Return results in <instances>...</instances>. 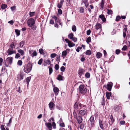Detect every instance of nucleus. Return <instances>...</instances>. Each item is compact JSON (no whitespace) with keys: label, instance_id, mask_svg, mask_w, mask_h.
<instances>
[{"label":"nucleus","instance_id":"bb28decb","mask_svg":"<svg viewBox=\"0 0 130 130\" xmlns=\"http://www.w3.org/2000/svg\"><path fill=\"white\" fill-rule=\"evenodd\" d=\"M100 127L102 129L103 128V125L101 120H99V121Z\"/></svg>","mask_w":130,"mask_h":130},{"label":"nucleus","instance_id":"0eeeda50","mask_svg":"<svg viewBox=\"0 0 130 130\" xmlns=\"http://www.w3.org/2000/svg\"><path fill=\"white\" fill-rule=\"evenodd\" d=\"M25 75V74L23 72H21L20 74L18 75L17 78L18 80H21L23 79V77Z\"/></svg>","mask_w":130,"mask_h":130},{"label":"nucleus","instance_id":"1a4fd4ad","mask_svg":"<svg viewBox=\"0 0 130 130\" xmlns=\"http://www.w3.org/2000/svg\"><path fill=\"white\" fill-rule=\"evenodd\" d=\"M85 70H84L81 68H80L78 71V75L79 76H81L83 75L84 74Z\"/></svg>","mask_w":130,"mask_h":130},{"label":"nucleus","instance_id":"9d476101","mask_svg":"<svg viewBox=\"0 0 130 130\" xmlns=\"http://www.w3.org/2000/svg\"><path fill=\"white\" fill-rule=\"evenodd\" d=\"M55 106V104L52 102H50L48 105L49 107L51 110H53L54 109Z\"/></svg>","mask_w":130,"mask_h":130},{"label":"nucleus","instance_id":"680f3d73","mask_svg":"<svg viewBox=\"0 0 130 130\" xmlns=\"http://www.w3.org/2000/svg\"><path fill=\"white\" fill-rule=\"evenodd\" d=\"M91 32V30L90 29L87 31V35H89L90 34Z\"/></svg>","mask_w":130,"mask_h":130},{"label":"nucleus","instance_id":"7c9ffc66","mask_svg":"<svg viewBox=\"0 0 130 130\" xmlns=\"http://www.w3.org/2000/svg\"><path fill=\"white\" fill-rule=\"evenodd\" d=\"M48 68L49 69V75H50L52 72L53 70L52 68L50 66H49L48 67Z\"/></svg>","mask_w":130,"mask_h":130},{"label":"nucleus","instance_id":"8fccbe9b","mask_svg":"<svg viewBox=\"0 0 130 130\" xmlns=\"http://www.w3.org/2000/svg\"><path fill=\"white\" fill-rule=\"evenodd\" d=\"M39 52L41 54H42L43 53V50L42 48H40L39 50Z\"/></svg>","mask_w":130,"mask_h":130},{"label":"nucleus","instance_id":"79ce46f5","mask_svg":"<svg viewBox=\"0 0 130 130\" xmlns=\"http://www.w3.org/2000/svg\"><path fill=\"white\" fill-rule=\"evenodd\" d=\"M57 56V54L55 53H53L51 54V57L52 58H54Z\"/></svg>","mask_w":130,"mask_h":130},{"label":"nucleus","instance_id":"0e129e2a","mask_svg":"<svg viewBox=\"0 0 130 130\" xmlns=\"http://www.w3.org/2000/svg\"><path fill=\"white\" fill-rule=\"evenodd\" d=\"M8 23L11 24V25H13V24L14 22L13 21V20H11L10 21H9L8 22Z\"/></svg>","mask_w":130,"mask_h":130},{"label":"nucleus","instance_id":"4d7b16f0","mask_svg":"<svg viewBox=\"0 0 130 130\" xmlns=\"http://www.w3.org/2000/svg\"><path fill=\"white\" fill-rule=\"evenodd\" d=\"M52 126L55 129L56 128V124L54 122H53L52 123Z\"/></svg>","mask_w":130,"mask_h":130},{"label":"nucleus","instance_id":"f8f14e48","mask_svg":"<svg viewBox=\"0 0 130 130\" xmlns=\"http://www.w3.org/2000/svg\"><path fill=\"white\" fill-rule=\"evenodd\" d=\"M96 29L97 30L99 29L100 30H101V24L99 23H98L95 25Z\"/></svg>","mask_w":130,"mask_h":130},{"label":"nucleus","instance_id":"f3484780","mask_svg":"<svg viewBox=\"0 0 130 130\" xmlns=\"http://www.w3.org/2000/svg\"><path fill=\"white\" fill-rule=\"evenodd\" d=\"M112 86V83H109L107 85V89L109 91H110L111 90Z\"/></svg>","mask_w":130,"mask_h":130},{"label":"nucleus","instance_id":"37998d69","mask_svg":"<svg viewBox=\"0 0 130 130\" xmlns=\"http://www.w3.org/2000/svg\"><path fill=\"white\" fill-rule=\"evenodd\" d=\"M83 2L85 4V5L86 7H87L88 6V4L87 3V1H83Z\"/></svg>","mask_w":130,"mask_h":130},{"label":"nucleus","instance_id":"ddd939ff","mask_svg":"<svg viewBox=\"0 0 130 130\" xmlns=\"http://www.w3.org/2000/svg\"><path fill=\"white\" fill-rule=\"evenodd\" d=\"M86 111L87 110L86 109L84 110H82L80 111L79 113L81 115L84 116L86 114Z\"/></svg>","mask_w":130,"mask_h":130},{"label":"nucleus","instance_id":"09e8293b","mask_svg":"<svg viewBox=\"0 0 130 130\" xmlns=\"http://www.w3.org/2000/svg\"><path fill=\"white\" fill-rule=\"evenodd\" d=\"M43 61V59H40L38 62V63L39 64H41L42 63Z\"/></svg>","mask_w":130,"mask_h":130},{"label":"nucleus","instance_id":"603ef678","mask_svg":"<svg viewBox=\"0 0 130 130\" xmlns=\"http://www.w3.org/2000/svg\"><path fill=\"white\" fill-rule=\"evenodd\" d=\"M24 41L21 42L20 43V46L21 47H22L24 44Z\"/></svg>","mask_w":130,"mask_h":130},{"label":"nucleus","instance_id":"5701e85b","mask_svg":"<svg viewBox=\"0 0 130 130\" xmlns=\"http://www.w3.org/2000/svg\"><path fill=\"white\" fill-rule=\"evenodd\" d=\"M47 124V126L49 130H52V125L51 123H48Z\"/></svg>","mask_w":130,"mask_h":130},{"label":"nucleus","instance_id":"ea45409f","mask_svg":"<svg viewBox=\"0 0 130 130\" xmlns=\"http://www.w3.org/2000/svg\"><path fill=\"white\" fill-rule=\"evenodd\" d=\"M20 57V55L18 53L16 54L15 58L16 59H18Z\"/></svg>","mask_w":130,"mask_h":130},{"label":"nucleus","instance_id":"2eb2a0df","mask_svg":"<svg viewBox=\"0 0 130 130\" xmlns=\"http://www.w3.org/2000/svg\"><path fill=\"white\" fill-rule=\"evenodd\" d=\"M32 51H29V53L31 54V56L32 57H33L34 56H36L37 55V53L36 51H34L32 53Z\"/></svg>","mask_w":130,"mask_h":130},{"label":"nucleus","instance_id":"e2e57ef3","mask_svg":"<svg viewBox=\"0 0 130 130\" xmlns=\"http://www.w3.org/2000/svg\"><path fill=\"white\" fill-rule=\"evenodd\" d=\"M1 128L2 130H6L5 128L4 127V126L3 125H2L1 126Z\"/></svg>","mask_w":130,"mask_h":130},{"label":"nucleus","instance_id":"4be33fe9","mask_svg":"<svg viewBox=\"0 0 130 130\" xmlns=\"http://www.w3.org/2000/svg\"><path fill=\"white\" fill-rule=\"evenodd\" d=\"M96 56L98 58H99L102 56V54L101 53L98 52L97 53Z\"/></svg>","mask_w":130,"mask_h":130},{"label":"nucleus","instance_id":"864d4df0","mask_svg":"<svg viewBox=\"0 0 130 130\" xmlns=\"http://www.w3.org/2000/svg\"><path fill=\"white\" fill-rule=\"evenodd\" d=\"M22 62L21 60H19L18 62V65H22Z\"/></svg>","mask_w":130,"mask_h":130},{"label":"nucleus","instance_id":"69168bd1","mask_svg":"<svg viewBox=\"0 0 130 130\" xmlns=\"http://www.w3.org/2000/svg\"><path fill=\"white\" fill-rule=\"evenodd\" d=\"M58 12L59 13V14H61L62 13V10L61 9H59L58 10Z\"/></svg>","mask_w":130,"mask_h":130},{"label":"nucleus","instance_id":"a19ab883","mask_svg":"<svg viewBox=\"0 0 130 130\" xmlns=\"http://www.w3.org/2000/svg\"><path fill=\"white\" fill-rule=\"evenodd\" d=\"M85 76L86 77L89 78L90 76V74L89 73L87 72L85 74Z\"/></svg>","mask_w":130,"mask_h":130},{"label":"nucleus","instance_id":"473e14b6","mask_svg":"<svg viewBox=\"0 0 130 130\" xmlns=\"http://www.w3.org/2000/svg\"><path fill=\"white\" fill-rule=\"evenodd\" d=\"M73 34L72 33H71L69 34L68 35V37L69 38L71 39L73 37Z\"/></svg>","mask_w":130,"mask_h":130},{"label":"nucleus","instance_id":"6ab92c4d","mask_svg":"<svg viewBox=\"0 0 130 130\" xmlns=\"http://www.w3.org/2000/svg\"><path fill=\"white\" fill-rule=\"evenodd\" d=\"M63 2V0H60V2L57 5L58 7L59 8H61Z\"/></svg>","mask_w":130,"mask_h":130},{"label":"nucleus","instance_id":"5fc2aeb1","mask_svg":"<svg viewBox=\"0 0 130 130\" xmlns=\"http://www.w3.org/2000/svg\"><path fill=\"white\" fill-rule=\"evenodd\" d=\"M31 27V28L33 30H35L36 28V26L34 25H32Z\"/></svg>","mask_w":130,"mask_h":130},{"label":"nucleus","instance_id":"49530a36","mask_svg":"<svg viewBox=\"0 0 130 130\" xmlns=\"http://www.w3.org/2000/svg\"><path fill=\"white\" fill-rule=\"evenodd\" d=\"M60 60V55H58L56 57V60L57 61H59Z\"/></svg>","mask_w":130,"mask_h":130},{"label":"nucleus","instance_id":"052dcab7","mask_svg":"<svg viewBox=\"0 0 130 130\" xmlns=\"http://www.w3.org/2000/svg\"><path fill=\"white\" fill-rule=\"evenodd\" d=\"M12 119L11 118L9 120V123L8 124H7V126H10V123H11L12 122Z\"/></svg>","mask_w":130,"mask_h":130},{"label":"nucleus","instance_id":"f704fd0d","mask_svg":"<svg viewBox=\"0 0 130 130\" xmlns=\"http://www.w3.org/2000/svg\"><path fill=\"white\" fill-rule=\"evenodd\" d=\"M72 29L73 31H76V29L75 26L74 25L72 26Z\"/></svg>","mask_w":130,"mask_h":130},{"label":"nucleus","instance_id":"c85d7f7f","mask_svg":"<svg viewBox=\"0 0 130 130\" xmlns=\"http://www.w3.org/2000/svg\"><path fill=\"white\" fill-rule=\"evenodd\" d=\"M1 7L2 9H4L7 7V6L6 4H3L1 5Z\"/></svg>","mask_w":130,"mask_h":130},{"label":"nucleus","instance_id":"dca6fc26","mask_svg":"<svg viewBox=\"0 0 130 130\" xmlns=\"http://www.w3.org/2000/svg\"><path fill=\"white\" fill-rule=\"evenodd\" d=\"M109 123L110 124H112L114 121V119L112 116L111 115L109 117Z\"/></svg>","mask_w":130,"mask_h":130},{"label":"nucleus","instance_id":"c9c22d12","mask_svg":"<svg viewBox=\"0 0 130 130\" xmlns=\"http://www.w3.org/2000/svg\"><path fill=\"white\" fill-rule=\"evenodd\" d=\"M107 11V13L108 14H110L112 13V11L111 10L108 9Z\"/></svg>","mask_w":130,"mask_h":130},{"label":"nucleus","instance_id":"20e7f679","mask_svg":"<svg viewBox=\"0 0 130 130\" xmlns=\"http://www.w3.org/2000/svg\"><path fill=\"white\" fill-rule=\"evenodd\" d=\"M13 61V58L11 57H8L5 60V63L8 64H11Z\"/></svg>","mask_w":130,"mask_h":130},{"label":"nucleus","instance_id":"c756f323","mask_svg":"<svg viewBox=\"0 0 130 130\" xmlns=\"http://www.w3.org/2000/svg\"><path fill=\"white\" fill-rule=\"evenodd\" d=\"M31 79V77H27L26 79V82L27 84V86L28 85Z\"/></svg>","mask_w":130,"mask_h":130},{"label":"nucleus","instance_id":"13d9d810","mask_svg":"<svg viewBox=\"0 0 130 130\" xmlns=\"http://www.w3.org/2000/svg\"><path fill=\"white\" fill-rule=\"evenodd\" d=\"M127 49V46L126 45H125L122 48V50L123 51H125Z\"/></svg>","mask_w":130,"mask_h":130},{"label":"nucleus","instance_id":"7ed1b4c3","mask_svg":"<svg viewBox=\"0 0 130 130\" xmlns=\"http://www.w3.org/2000/svg\"><path fill=\"white\" fill-rule=\"evenodd\" d=\"M31 68V66H24V71L26 73H28L30 71Z\"/></svg>","mask_w":130,"mask_h":130},{"label":"nucleus","instance_id":"412c9836","mask_svg":"<svg viewBox=\"0 0 130 130\" xmlns=\"http://www.w3.org/2000/svg\"><path fill=\"white\" fill-rule=\"evenodd\" d=\"M106 94L107 99H110V96H111V92H106Z\"/></svg>","mask_w":130,"mask_h":130},{"label":"nucleus","instance_id":"4c0bfd02","mask_svg":"<svg viewBox=\"0 0 130 130\" xmlns=\"http://www.w3.org/2000/svg\"><path fill=\"white\" fill-rule=\"evenodd\" d=\"M15 31L18 36H19L20 35V31L18 29H15Z\"/></svg>","mask_w":130,"mask_h":130},{"label":"nucleus","instance_id":"bf43d9fd","mask_svg":"<svg viewBox=\"0 0 130 130\" xmlns=\"http://www.w3.org/2000/svg\"><path fill=\"white\" fill-rule=\"evenodd\" d=\"M65 68L63 66H62L60 68L61 70V71L64 72L65 70Z\"/></svg>","mask_w":130,"mask_h":130},{"label":"nucleus","instance_id":"aec40b11","mask_svg":"<svg viewBox=\"0 0 130 130\" xmlns=\"http://www.w3.org/2000/svg\"><path fill=\"white\" fill-rule=\"evenodd\" d=\"M99 17L101 19L102 21L103 22H105L106 20V19L104 17L103 15H100L99 16Z\"/></svg>","mask_w":130,"mask_h":130},{"label":"nucleus","instance_id":"58836bf2","mask_svg":"<svg viewBox=\"0 0 130 130\" xmlns=\"http://www.w3.org/2000/svg\"><path fill=\"white\" fill-rule=\"evenodd\" d=\"M80 12V13H83L84 12V8L82 7L79 8Z\"/></svg>","mask_w":130,"mask_h":130},{"label":"nucleus","instance_id":"72a5a7b5","mask_svg":"<svg viewBox=\"0 0 130 130\" xmlns=\"http://www.w3.org/2000/svg\"><path fill=\"white\" fill-rule=\"evenodd\" d=\"M91 52L90 50H87L86 53V55H90L91 54Z\"/></svg>","mask_w":130,"mask_h":130},{"label":"nucleus","instance_id":"de8ad7c7","mask_svg":"<svg viewBox=\"0 0 130 130\" xmlns=\"http://www.w3.org/2000/svg\"><path fill=\"white\" fill-rule=\"evenodd\" d=\"M45 62L48 65L50 64L51 63V62L48 59H47L46 60Z\"/></svg>","mask_w":130,"mask_h":130},{"label":"nucleus","instance_id":"338daca9","mask_svg":"<svg viewBox=\"0 0 130 130\" xmlns=\"http://www.w3.org/2000/svg\"><path fill=\"white\" fill-rule=\"evenodd\" d=\"M10 8L11 10L13 11L14 10V9H15V6H13L12 7H11Z\"/></svg>","mask_w":130,"mask_h":130},{"label":"nucleus","instance_id":"774afa93","mask_svg":"<svg viewBox=\"0 0 130 130\" xmlns=\"http://www.w3.org/2000/svg\"><path fill=\"white\" fill-rule=\"evenodd\" d=\"M60 126L62 127H64L65 126L64 124L63 123H61L60 124Z\"/></svg>","mask_w":130,"mask_h":130},{"label":"nucleus","instance_id":"393cba45","mask_svg":"<svg viewBox=\"0 0 130 130\" xmlns=\"http://www.w3.org/2000/svg\"><path fill=\"white\" fill-rule=\"evenodd\" d=\"M18 52L21 54V55H23L24 54V52L23 50L20 49L18 50Z\"/></svg>","mask_w":130,"mask_h":130},{"label":"nucleus","instance_id":"a18cd8bd","mask_svg":"<svg viewBox=\"0 0 130 130\" xmlns=\"http://www.w3.org/2000/svg\"><path fill=\"white\" fill-rule=\"evenodd\" d=\"M35 12H30L29 13L30 17H32L33 16L35 13Z\"/></svg>","mask_w":130,"mask_h":130},{"label":"nucleus","instance_id":"a878e982","mask_svg":"<svg viewBox=\"0 0 130 130\" xmlns=\"http://www.w3.org/2000/svg\"><path fill=\"white\" fill-rule=\"evenodd\" d=\"M63 77L60 75H58L57 79L59 80H62Z\"/></svg>","mask_w":130,"mask_h":130},{"label":"nucleus","instance_id":"2f4dec72","mask_svg":"<svg viewBox=\"0 0 130 130\" xmlns=\"http://www.w3.org/2000/svg\"><path fill=\"white\" fill-rule=\"evenodd\" d=\"M67 51H63L62 53V56H65L67 55Z\"/></svg>","mask_w":130,"mask_h":130},{"label":"nucleus","instance_id":"9b49d317","mask_svg":"<svg viewBox=\"0 0 130 130\" xmlns=\"http://www.w3.org/2000/svg\"><path fill=\"white\" fill-rule=\"evenodd\" d=\"M89 122L92 125L94 124V118L93 116H91L89 120Z\"/></svg>","mask_w":130,"mask_h":130},{"label":"nucleus","instance_id":"a211bd4d","mask_svg":"<svg viewBox=\"0 0 130 130\" xmlns=\"http://www.w3.org/2000/svg\"><path fill=\"white\" fill-rule=\"evenodd\" d=\"M53 91L55 95H57L59 92V89L57 87H54L53 89Z\"/></svg>","mask_w":130,"mask_h":130},{"label":"nucleus","instance_id":"c03bdc74","mask_svg":"<svg viewBox=\"0 0 130 130\" xmlns=\"http://www.w3.org/2000/svg\"><path fill=\"white\" fill-rule=\"evenodd\" d=\"M121 17L120 16H118L116 17V20L117 21H119L121 19Z\"/></svg>","mask_w":130,"mask_h":130},{"label":"nucleus","instance_id":"6e6d98bb","mask_svg":"<svg viewBox=\"0 0 130 130\" xmlns=\"http://www.w3.org/2000/svg\"><path fill=\"white\" fill-rule=\"evenodd\" d=\"M120 52V50L119 49L117 50L116 51V53L117 55L119 54Z\"/></svg>","mask_w":130,"mask_h":130},{"label":"nucleus","instance_id":"f03ea898","mask_svg":"<svg viewBox=\"0 0 130 130\" xmlns=\"http://www.w3.org/2000/svg\"><path fill=\"white\" fill-rule=\"evenodd\" d=\"M35 23L34 19L31 18L29 19L27 21L28 25L29 27H32V25H34Z\"/></svg>","mask_w":130,"mask_h":130},{"label":"nucleus","instance_id":"b1692460","mask_svg":"<svg viewBox=\"0 0 130 130\" xmlns=\"http://www.w3.org/2000/svg\"><path fill=\"white\" fill-rule=\"evenodd\" d=\"M105 1L104 0H102L101 3H100V6L101 8L103 9L104 7V4Z\"/></svg>","mask_w":130,"mask_h":130},{"label":"nucleus","instance_id":"39448f33","mask_svg":"<svg viewBox=\"0 0 130 130\" xmlns=\"http://www.w3.org/2000/svg\"><path fill=\"white\" fill-rule=\"evenodd\" d=\"M66 42L68 43L69 46L70 47H72L75 45V44L72 42L70 41L68 39H65V40Z\"/></svg>","mask_w":130,"mask_h":130},{"label":"nucleus","instance_id":"f257e3e1","mask_svg":"<svg viewBox=\"0 0 130 130\" xmlns=\"http://www.w3.org/2000/svg\"><path fill=\"white\" fill-rule=\"evenodd\" d=\"M87 89L85 86L83 85H80L78 88L79 92L81 93H85L87 92Z\"/></svg>","mask_w":130,"mask_h":130},{"label":"nucleus","instance_id":"3c124183","mask_svg":"<svg viewBox=\"0 0 130 130\" xmlns=\"http://www.w3.org/2000/svg\"><path fill=\"white\" fill-rule=\"evenodd\" d=\"M72 41H74V42H76L77 41V38L75 37H73V38L71 39Z\"/></svg>","mask_w":130,"mask_h":130},{"label":"nucleus","instance_id":"6e6552de","mask_svg":"<svg viewBox=\"0 0 130 130\" xmlns=\"http://www.w3.org/2000/svg\"><path fill=\"white\" fill-rule=\"evenodd\" d=\"M84 105L82 104H79L78 105V104L77 103H75L74 106V108L75 109L77 110L78 108V107H80V108H82L84 107Z\"/></svg>","mask_w":130,"mask_h":130},{"label":"nucleus","instance_id":"423d86ee","mask_svg":"<svg viewBox=\"0 0 130 130\" xmlns=\"http://www.w3.org/2000/svg\"><path fill=\"white\" fill-rule=\"evenodd\" d=\"M7 52L8 53V55H11L13 54L16 53L15 50H13L12 48H9L7 51Z\"/></svg>","mask_w":130,"mask_h":130},{"label":"nucleus","instance_id":"4468645a","mask_svg":"<svg viewBox=\"0 0 130 130\" xmlns=\"http://www.w3.org/2000/svg\"><path fill=\"white\" fill-rule=\"evenodd\" d=\"M77 119L79 123H80L82 121L83 119L81 116H78L76 118Z\"/></svg>","mask_w":130,"mask_h":130},{"label":"nucleus","instance_id":"e433bc0d","mask_svg":"<svg viewBox=\"0 0 130 130\" xmlns=\"http://www.w3.org/2000/svg\"><path fill=\"white\" fill-rule=\"evenodd\" d=\"M91 41V38L90 37H88L87 40H86V42H87L88 43H89Z\"/></svg>","mask_w":130,"mask_h":130},{"label":"nucleus","instance_id":"cd10ccee","mask_svg":"<svg viewBox=\"0 0 130 130\" xmlns=\"http://www.w3.org/2000/svg\"><path fill=\"white\" fill-rule=\"evenodd\" d=\"M52 18L54 19L55 20V23H57L58 22L59 20L55 16H52Z\"/></svg>","mask_w":130,"mask_h":130}]
</instances>
